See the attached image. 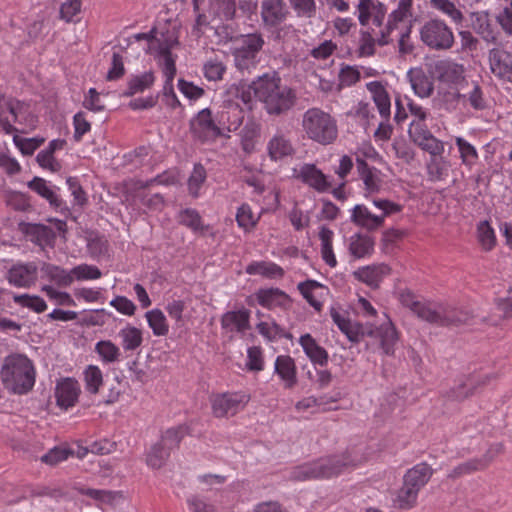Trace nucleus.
<instances>
[{
	"label": "nucleus",
	"mask_w": 512,
	"mask_h": 512,
	"mask_svg": "<svg viewBox=\"0 0 512 512\" xmlns=\"http://www.w3.org/2000/svg\"><path fill=\"white\" fill-rule=\"evenodd\" d=\"M254 96L272 116H280L291 110L297 101L296 91L284 84L276 71L264 73L251 82Z\"/></svg>",
	"instance_id": "f257e3e1"
},
{
	"label": "nucleus",
	"mask_w": 512,
	"mask_h": 512,
	"mask_svg": "<svg viewBox=\"0 0 512 512\" xmlns=\"http://www.w3.org/2000/svg\"><path fill=\"white\" fill-rule=\"evenodd\" d=\"M0 377L5 389L13 394L23 395L33 389L36 370L26 355L15 353L5 357Z\"/></svg>",
	"instance_id": "f03ea898"
},
{
	"label": "nucleus",
	"mask_w": 512,
	"mask_h": 512,
	"mask_svg": "<svg viewBox=\"0 0 512 512\" xmlns=\"http://www.w3.org/2000/svg\"><path fill=\"white\" fill-rule=\"evenodd\" d=\"M350 463L349 453L322 457L295 467L290 474V479L293 481L329 479L340 475Z\"/></svg>",
	"instance_id": "7ed1b4c3"
},
{
	"label": "nucleus",
	"mask_w": 512,
	"mask_h": 512,
	"mask_svg": "<svg viewBox=\"0 0 512 512\" xmlns=\"http://www.w3.org/2000/svg\"><path fill=\"white\" fill-rule=\"evenodd\" d=\"M230 53L235 67L243 72L255 68L259 62V54L265 45L260 32L241 34L230 39Z\"/></svg>",
	"instance_id": "20e7f679"
},
{
	"label": "nucleus",
	"mask_w": 512,
	"mask_h": 512,
	"mask_svg": "<svg viewBox=\"0 0 512 512\" xmlns=\"http://www.w3.org/2000/svg\"><path fill=\"white\" fill-rule=\"evenodd\" d=\"M252 92L251 83L249 85L232 84L227 89L225 93L226 99L224 100V108L226 110L221 111L219 121L224 125L227 124L228 131H235L242 124L244 114L240 103L251 109L253 102Z\"/></svg>",
	"instance_id": "39448f33"
},
{
	"label": "nucleus",
	"mask_w": 512,
	"mask_h": 512,
	"mask_svg": "<svg viewBox=\"0 0 512 512\" xmlns=\"http://www.w3.org/2000/svg\"><path fill=\"white\" fill-rule=\"evenodd\" d=\"M302 127L309 139L322 145L330 144L337 138L335 120L318 108H311L304 113Z\"/></svg>",
	"instance_id": "423d86ee"
},
{
	"label": "nucleus",
	"mask_w": 512,
	"mask_h": 512,
	"mask_svg": "<svg viewBox=\"0 0 512 512\" xmlns=\"http://www.w3.org/2000/svg\"><path fill=\"white\" fill-rule=\"evenodd\" d=\"M402 27H397L387 20L386 24L375 31L374 28L360 29L357 53L359 57H370L375 54L376 46H387L394 42V38L401 31Z\"/></svg>",
	"instance_id": "0eeeda50"
},
{
	"label": "nucleus",
	"mask_w": 512,
	"mask_h": 512,
	"mask_svg": "<svg viewBox=\"0 0 512 512\" xmlns=\"http://www.w3.org/2000/svg\"><path fill=\"white\" fill-rule=\"evenodd\" d=\"M373 204L381 213L373 214L364 205L354 206V224L366 229L368 232L382 227L384 219L392 214L399 213L402 206L386 199H374Z\"/></svg>",
	"instance_id": "6e6552de"
},
{
	"label": "nucleus",
	"mask_w": 512,
	"mask_h": 512,
	"mask_svg": "<svg viewBox=\"0 0 512 512\" xmlns=\"http://www.w3.org/2000/svg\"><path fill=\"white\" fill-rule=\"evenodd\" d=\"M419 34L423 44L432 50H448L454 44V35L451 28L439 19L426 21L420 28Z\"/></svg>",
	"instance_id": "1a4fd4ad"
},
{
	"label": "nucleus",
	"mask_w": 512,
	"mask_h": 512,
	"mask_svg": "<svg viewBox=\"0 0 512 512\" xmlns=\"http://www.w3.org/2000/svg\"><path fill=\"white\" fill-rule=\"evenodd\" d=\"M385 318V321L375 329L372 324L364 326L361 323L354 322V343L358 341L359 336H375L379 339L380 346L384 353L387 355H393L395 352V345L399 340V335L390 318L386 315Z\"/></svg>",
	"instance_id": "9d476101"
},
{
	"label": "nucleus",
	"mask_w": 512,
	"mask_h": 512,
	"mask_svg": "<svg viewBox=\"0 0 512 512\" xmlns=\"http://www.w3.org/2000/svg\"><path fill=\"white\" fill-rule=\"evenodd\" d=\"M250 400L244 392H225L211 396L212 414L216 418H229L242 411Z\"/></svg>",
	"instance_id": "9b49d317"
},
{
	"label": "nucleus",
	"mask_w": 512,
	"mask_h": 512,
	"mask_svg": "<svg viewBox=\"0 0 512 512\" xmlns=\"http://www.w3.org/2000/svg\"><path fill=\"white\" fill-rule=\"evenodd\" d=\"M28 114V107L24 103L12 98L0 99V128L6 134L18 131L14 125L21 124Z\"/></svg>",
	"instance_id": "f8f14e48"
},
{
	"label": "nucleus",
	"mask_w": 512,
	"mask_h": 512,
	"mask_svg": "<svg viewBox=\"0 0 512 512\" xmlns=\"http://www.w3.org/2000/svg\"><path fill=\"white\" fill-rule=\"evenodd\" d=\"M190 132L194 139L202 143L212 142L222 135L221 128L213 120L208 108L199 111L190 121Z\"/></svg>",
	"instance_id": "ddd939ff"
},
{
	"label": "nucleus",
	"mask_w": 512,
	"mask_h": 512,
	"mask_svg": "<svg viewBox=\"0 0 512 512\" xmlns=\"http://www.w3.org/2000/svg\"><path fill=\"white\" fill-rule=\"evenodd\" d=\"M491 73L499 81L512 83V53L501 46L488 51Z\"/></svg>",
	"instance_id": "4468645a"
},
{
	"label": "nucleus",
	"mask_w": 512,
	"mask_h": 512,
	"mask_svg": "<svg viewBox=\"0 0 512 512\" xmlns=\"http://www.w3.org/2000/svg\"><path fill=\"white\" fill-rule=\"evenodd\" d=\"M386 7L377 0H359L357 4L358 21L361 29L380 28L386 15Z\"/></svg>",
	"instance_id": "2eb2a0df"
},
{
	"label": "nucleus",
	"mask_w": 512,
	"mask_h": 512,
	"mask_svg": "<svg viewBox=\"0 0 512 512\" xmlns=\"http://www.w3.org/2000/svg\"><path fill=\"white\" fill-rule=\"evenodd\" d=\"M433 319H429L428 323L438 326H460L470 323L473 315L463 309L445 306L441 304H434Z\"/></svg>",
	"instance_id": "dca6fc26"
},
{
	"label": "nucleus",
	"mask_w": 512,
	"mask_h": 512,
	"mask_svg": "<svg viewBox=\"0 0 512 512\" xmlns=\"http://www.w3.org/2000/svg\"><path fill=\"white\" fill-rule=\"evenodd\" d=\"M293 176L321 193L328 192L332 188V182L328 179V176L314 164H302L299 168L293 170Z\"/></svg>",
	"instance_id": "f3484780"
},
{
	"label": "nucleus",
	"mask_w": 512,
	"mask_h": 512,
	"mask_svg": "<svg viewBox=\"0 0 512 512\" xmlns=\"http://www.w3.org/2000/svg\"><path fill=\"white\" fill-rule=\"evenodd\" d=\"M260 8L262 23L268 29L279 26L289 14L284 0H263Z\"/></svg>",
	"instance_id": "a211bd4d"
},
{
	"label": "nucleus",
	"mask_w": 512,
	"mask_h": 512,
	"mask_svg": "<svg viewBox=\"0 0 512 512\" xmlns=\"http://www.w3.org/2000/svg\"><path fill=\"white\" fill-rule=\"evenodd\" d=\"M447 97V101L461 104L464 108L469 105L476 111H482L488 107L482 88L476 82L471 83L470 89L467 92L449 93Z\"/></svg>",
	"instance_id": "6ab92c4d"
},
{
	"label": "nucleus",
	"mask_w": 512,
	"mask_h": 512,
	"mask_svg": "<svg viewBox=\"0 0 512 512\" xmlns=\"http://www.w3.org/2000/svg\"><path fill=\"white\" fill-rule=\"evenodd\" d=\"M356 161L359 179L363 182L365 195L378 192L381 187L379 170L367 161H364L359 155H357Z\"/></svg>",
	"instance_id": "aec40b11"
},
{
	"label": "nucleus",
	"mask_w": 512,
	"mask_h": 512,
	"mask_svg": "<svg viewBox=\"0 0 512 512\" xmlns=\"http://www.w3.org/2000/svg\"><path fill=\"white\" fill-rule=\"evenodd\" d=\"M80 394L79 383L73 378H65L60 381L55 390L58 406L68 409L75 405Z\"/></svg>",
	"instance_id": "412c9836"
},
{
	"label": "nucleus",
	"mask_w": 512,
	"mask_h": 512,
	"mask_svg": "<svg viewBox=\"0 0 512 512\" xmlns=\"http://www.w3.org/2000/svg\"><path fill=\"white\" fill-rule=\"evenodd\" d=\"M7 279L16 287H29L37 279V267L34 263L16 264L9 269Z\"/></svg>",
	"instance_id": "4be33fe9"
},
{
	"label": "nucleus",
	"mask_w": 512,
	"mask_h": 512,
	"mask_svg": "<svg viewBox=\"0 0 512 512\" xmlns=\"http://www.w3.org/2000/svg\"><path fill=\"white\" fill-rule=\"evenodd\" d=\"M390 271L389 266L386 264H374L354 271V277L369 287L376 289L383 278L390 274Z\"/></svg>",
	"instance_id": "5701e85b"
},
{
	"label": "nucleus",
	"mask_w": 512,
	"mask_h": 512,
	"mask_svg": "<svg viewBox=\"0 0 512 512\" xmlns=\"http://www.w3.org/2000/svg\"><path fill=\"white\" fill-rule=\"evenodd\" d=\"M399 301L401 304L409 308L418 318L429 322V319H433V307L434 303L420 301L410 291H402L399 294Z\"/></svg>",
	"instance_id": "b1692460"
},
{
	"label": "nucleus",
	"mask_w": 512,
	"mask_h": 512,
	"mask_svg": "<svg viewBox=\"0 0 512 512\" xmlns=\"http://www.w3.org/2000/svg\"><path fill=\"white\" fill-rule=\"evenodd\" d=\"M258 303L268 309L280 307L287 310L291 306L290 297L278 288L262 289L256 294Z\"/></svg>",
	"instance_id": "393cba45"
},
{
	"label": "nucleus",
	"mask_w": 512,
	"mask_h": 512,
	"mask_svg": "<svg viewBox=\"0 0 512 512\" xmlns=\"http://www.w3.org/2000/svg\"><path fill=\"white\" fill-rule=\"evenodd\" d=\"M433 473V468L426 462H422L408 469L403 476V480L420 492L430 481Z\"/></svg>",
	"instance_id": "a878e982"
},
{
	"label": "nucleus",
	"mask_w": 512,
	"mask_h": 512,
	"mask_svg": "<svg viewBox=\"0 0 512 512\" xmlns=\"http://www.w3.org/2000/svg\"><path fill=\"white\" fill-rule=\"evenodd\" d=\"M250 312L246 309L228 311L222 315L221 326L228 332L244 333L249 329Z\"/></svg>",
	"instance_id": "bb28decb"
},
{
	"label": "nucleus",
	"mask_w": 512,
	"mask_h": 512,
	"mask_svg": "<svg viewBox=\"0 0 512 512\" xmlns=\"http://www.w3.org/2000/svg\"><path fill=\"white\" fill-rule=\"evenodd\" d=\"M407 76L411 83L412 89L419 97H429L433 93V82L421 68L410 69L407 73Z\"/></svg>",
	"instance_id": "cd10ccee"
},
{
	"label": "nucleus",
	"mask_w": 512,
	"mask_h": 512,
	"mask_svg": "<svg viewBox=\"0 0 512 512\" xmlns=\"http://www.w3.org/2000/svg\"><path fill=\"white\" fill-rule=\"evenodd\" d=\"M275 372L284 381L285 388L291 389L297 383L295 362L290 356L280 355L276 358Z\"/></svg>",
	"instance_id": "c85d7f7f"
},
{
	"label": "nucleus",
	"mask_w": 512,
	"mask_h": 512,
	"mask_svg": "<svg viewBox=\"0 0 512 512\" xmlns=\"http://www.w3.org/2000/svg\"><path fill=\"white\" fill-rule=\"evenodd\" d=\"M463 66L450 60H439L434 63V73L445 82H454L462 77Z\"/></svg>",
	"instance_id": "c756f323"
},
{
	"label": "nucleus",
	"mask_w": 512,
	"mask_h": 512,
	"mask_svg": "<svg viewBox=\"0 0 512 512\" xmlns=\"http://www.w3.org/2000/svg\"><path fill=\"white\" fill-rule=\"evenodd\" d=\"M299 343L312 362L321 366L327 363L328 353L316 343L315 339L310 334L302 335L299 339Z\"/></svg>",
	"instance_id": "7c9ffc66"
},
{
	"label": "nucleus",
	"mask_w": 512,
	"mask_h": 512,
	"mask_svg": "<svg viewBox=\"0 0 512 512\" xmlns=\"http://www.w3.org/2000/svg\"><path fill=\"white\" fill-rule=\"evenodd\" d=\"M418 495L419 491L403 480L402 486L396 491L393 503L401 510H410L417 505Z\"/></svg>",
	"instance_id": "2f4dec72"
},
{
	"label": "nucleus",
	"mask_w": 512,
	"mask_h": 512,
	"mask_svg": "<svg viewBox=\"0 0 512 512\" xmlns=\"http://www.w3.org/2000/svg\"><path fill=\"white\" fill-rule=\"evenodd\" d=\"M22 231L38 245L49 244L55 238L52 228L43 224L26 223L23 224Z\"/></svg>",
	"instance_id": "473e14b6"
},
{
	"label": "nucleus",
	"mask_w": 512,
	"mask_h": 512,
	"mask_svg": "<svg viewBox=\"0 0 512 512\" xmlns=\"http://www.w3.org/2000/svg\"><path fill=\"white\" fill-rule=\"evenodd\" d=\"M367 86L372 93L373 100L378 108L379 114L381 117L388 120L391 113V103L387 91L378 82H371Z\"/></svg>",
	"instance_id": "72a5a7b5"
},
{
	"label": "nucleus",
	"mask_w": 512,
	"mask_h": 512,
	"mask_svg": "<svg viewBox=\"0 0 512 512\" xmlns=\"http://www.w3.org/2000/svg\"><path fill=\"white\" fill-rule=\"evenodd\" d=\"M491 379L492 376L489 374L478 377H471L452 391V397L455 400H463L472 395L477 387L487 385Z\"/></svg>",
	"instance_id": "f704fd0d"
},
{
	"label": "nucleus",
	"mask_w": 512,
	"mask_h": 512,
	"mask_svg": "<svg viewBox=\"0 0 512 512\" xmlns=\"http://www.w3.org/2000/svg\"><path fill=\"white\" fill-rule=\"evenodd\" d=\"M268 153L273 160L282 159L293 153V146L282 133H277L268 143Z\"/></svg>",
	"instance_id": "c9c22d12"
},
{
	"label": "nucleus",
	"mask_w": 512,
	"mask_h": 512,
	"mask_svg": "<svg viewBox=\"0 0 512 512\" xmlns=\"http://www.w3.org/2000/svg\"><path fill=\"white\" fill-rule=\"evenodd\" d=\"M246 272L250 275H262L267 278H280L284 275V270L279 265L265 261L249 264Z\"/></svg>",
	"instance_id": "e433bc0d"
},
{
	"label": "nucleus",
	"mask_w": 512,
	"mask_h": 512,
	"mask_svg": "<svg viewBox=\"0 0 512 512\" xmlns=\"http://www.w3.org/2000/svg\"><path fill=\"white\" fill-rule=\"evenodd\" d=\"M210 12L222 21H229L235 17V0H209Z\"/></svg>",
	"instance_id": "4c0bfd02"
},
{
	"label": "nucleus",
	"mask_w": 512,
	"mask_h": 512,
	"mask_svg": "<svg viewBox=\"0 0 512 512\" xmlns=\"http://www.w3.org/2000/svg\"><path fill=\"white\" fill-rule=\"evenodd\" d=\"M118 336L121 339L123 349L126 351L136 350L143 341L141 330L131 325L122 328Z\"/></svg>",
	"instance_id": "58836bf2"
},
{
	"label": "nucleus",
	"mask_w": 512,
	"mask_h": 512,
	"mask_svg": "<svg viewBox=\"0 0 512 512\" xmlns=\"http://www.w3.org/2000/svg\"><path fill=\"white\" fill-rule=\"evenodd\" d=\"M155 81L153 72H144L141 75L133 76L128 81L127 90L123 93L124 96H133L134 94L143 92L150 88Z\"/></svg>",
	"instance_id": "ea45409f"
},
{
	"label": "nucleus",
	"mask_w": 512,
	"mask_h": 512,
	"mask_svg": "<svg viewBox=\"0 0 512 512\" xmlns=\"http://www.w3.org/2000/svg\"><path fill=\"white\" fill-rule=\"evenodd\" d=\"M179 44L177 33L174 30L167 29L160 35L156 32L153 54H167Z\"/></svg>",
	"instance_id": "a19ab883"
},
{
	"label": "nucleus",
	"mask_w": 512,
	"mask_h": 512,
	"mask_svg": "<svg viewBox=\"0 0 512 512\" xmlns=\"http://www.w3.org/2000/svg\"><path fill=\"white\" fill-rule=\"evenodd\" d=\"M145 318L155 336H166L169 332V325L164 313L160 309L147 311Z\"/></svg>",
	"instance_id": "79ce46f5"
},
{
	"label": "nucleus",
	"mask_w": 512,
	"mask_h": 512,
	"mask_svg": "<svg viewBox=\"0 0 512 512\" xmlns=\"http://www.w3.org/2000/svg\"><path fill=\"white\" fill-rule=\"evenodd\" d=\"M411 6L410 0H400L397 8L388 15L387 20L397 27L412 28V23L408 20L411 16Z\"/></svg>",
	"instance_id": "37998d69"
},
{
	"label": "nucleus",
	"mask_w": 512,
	"mask_h": 512,
	"mask_svg": "<svg viewBox=\"0 0 512 512\" xmlns=\"http://www.w3.org/2000/svg\"><path fill=\"white\" fill-rule=\"evenodd\" d=\"M42 271L47 277H49L51 281H54L58 286L67 287L70 286L73 282V275L71 271L67 272L65 269L59 266L53 264H44Z\"/></svg>",
	"instance_id": "c03bdc74"
},
{
	"label": "nucleus",
	"mask_w": 512,
	"mask_h": 512,
	"mask_svg": "<svg viewBox=\"0 0 512 512\" xmlns=\"http://www.w3.org/2000/svg\"><path fill=\"white\" fill-rule=\"evenodd\" d=\"M28 187L45 198L50 203V205L54 207L61 206L62 201L57 196V194L47 186V183L44 179L35 177L28 183Z\"/></svg>",
	"instance_id": "a18cd8bd"
},
{
	"label": "nucleus",
	"mask_w": 512,
	"mask_h": 512,
	"mask_svg": "<svg viewBox=\"0 0 512 512\" xmlns=\"http://www.w3.org/2000/svg\"><path fill=\"white\" fill-rule=\"evenodd\" d=\"M85 389L91 394H97L103 384V375L99 367L89 365L83 372Z\"/></svg>",
	"instance_id": "49530a36"
},
{
	"label": "nucleus",
	"mask_w": 512,
	"mask_h": 512,
	"mask_svg": "<svg viewBox=\"0 0 512 512\" xmlns=\"http://www.w3.org/2000/svg\"><path fill=\"white\" fill-rule=\"evenodd\" d=\"M474 30L486 41L493 42L496 40L489 17L485 13L475 14L472 22Z\"/></svg>",
	"instance_id": "de8ad7c7"
},
{
	"label": "nucleus",
	"mask_w": 512,
	"mask_h": 512,
	"mask_svg": "<svg viewBox=\"0 0 512 512\" xmlns=\"http://www.w3.org/2000/svg\"><path fill=\"white\" fill-rule=\"evenodd\" d=\"M375 241L369 233L354 236V258L369 256L374 251Z\"/></svg>",
	"instance_id": "09e8293b"
},
{
	"label": "nucleus",
	"mask_w": 512,
	"mask_h": 512,
	"mask_svg": "<svg viewBox=\"0 0 512 512\" xmlns=\"http://www.w3.org/2000/svg\"><path fill=\"white\" fill-rule=\"evenodd\" d=\"M455 143L458 147L462 163L465 166L472 167L478 160L476 148L462 137H456Z\"/></svg>",
	"instance_id": "8fccbe9b"
},
{
	"label": "nucleus",
	"mask_w": 512,
	"mask_h": 512,
	"mask_svg": "<svg viewBox=\"0 0 512 512\" xmlns=\"http://www.w3.org/2000/svg\"><path fill=\"white\" fill-rule=\"evenodd\" d=\"M185 435V429L181 426L173 427L165 431L161 440L157 442L159 445L167 449L169 452L177 448Z\"/></svg>",
	"instance_id": "3c124183"
},
{
	"label": "nucleus",
	"mask_w": 512,
	"mask_h": 512,
	"mask_svg": "<svg viewBox=\"0 0 512 512\" xmlns=\"http://www.w3.org/2000/svg\"><path fill=\"white\" fill-rule=\"evenodd\" d=\"M207 178V172L204 166L200 163L195 164L193 171L188 179V190L191 196L198 197L199 190Z\"/></svg>",
	"instance_id": "603ef678"
},
{
	"label": "nucleus",
	"mask_w": 512,
	"mask_h": 512,
	"mask_svg": "<svg viewBox=\"0 0 512 512\" xmlns=\"http://www.w3.org/2000/svg\"><path fill=\"white\" fill-rule=\"evenodd\" d=\"M170 453L171 452H169L167 449H165L158 443L154 444L147 453V465L153 469L161 468L169 458Z\"/></svg>",
	"instance_id": "864d4df0"
},
{
	"label": "nucleus",
	"mask_w": 512,
	"mask_h": 512,
	"mask_svg": "<svg viewBox=\"0 0 512 512\" xmlns=\"http://www.w3.org/2000/svg\"><path fill=\"white\" fill-rule=\"evenodd\" d=\"M430 6L447 15L456 23L461 22L463 19L462 12L450 0H430Z\"/></svg>",
	"instance_id": "5fc2aeb1"
},
{
	"label": "nucleus",
	"mask_w": 512,
	"mask_h": 512,
	"mask_svg": "<svg viewBox=\"0 0 512 512\" xmlns=\"http://www.w3.org/2000/svg\"><path fill=\"white\" fill-rule=\"evenodd\" d=\"M428 175L431 181H440L448 173V162L442 157H432L427 165Z\"/></svg>",
	"instance_id": "6e6d98bb"
},
{
	"label": "nucleus",
	"mask_w": 512,
	"mask_h": 512,
	"mask_svg": "<svg viewBox=\"0 0 512 512\" xmlns=\"http://www.w3.org/2000/svg\"><path fill=\"white\" fill-rule=\"evenodd\" d=\"M96 352L107 363H112L118 360L120 356L119 348L111 341H99L95 346Z\"/></svg>",
	"instance_id": "4d7b16f0"
},
{
	"label": "nucleus",
	"mask_w": 512,
	"mask_h": 512,
	"mask_svg": "<svg viewBox=\"0 0 512 512\" xmlns=\"http://www.w3.org/2000/svg\"><path fill=\"white\" fill-rule=\"evenodd\" d=\"M13 300L15 303L30 308L37 313H41L47 308L45 301L39 296H31L28 294L14 295Z\"/></svg>",
	"instance_id": "13d9d810"
},
{
	"label": "nucleus",
	"mask_w": 512,
	"mask_h": 512,
	"mask_svg": "<svg viewBox=\"0 0 512 512\" xmlns=\"http://www.w3.org/2000/svg\"><path fill=\"white\" fill-rule=\"evenodd\" d=\"M331 317L338 328L347 336L349 341H352V325L348 317V312L332 307Z\"/></svg>",
	"instance_id": "bf43d9fd"
},
{
	"label": "nucleus",
	"mask_w": 512,
	"mask_h": 512,
	"mask_svg": "<svg viewBox=\"0 0 512 512\" xmlns=\"http://www.w3.org/2000/svg\"><path fill=\"white\" fill-rule=\"evenodd\" d=\"M478 239L485 250H491L496 242L494 230L489 225L487 221H482L479 223L478 228Z\"/></svg>",
	"instance_id": "052dcab7"
},
{
	"label": "nucleus",
	"mask_w": 512,
	"mask_h": 512,
	"mask_svg": "<svg viewBox=\"0 0 512 512\" xmlns=\"http://www.w3.org/2000/svg\"><path fill=\"white\" fill-rule=\"evenodd\" d=\"M484 462H481L479 458L470 459L464 463L459 464L456 466L448 475L449 478H458L463 475L470 474L475 471L483 470L485 469L483 467Z\"/></svg>",
	"instance_id": "680f3d73"
},
{
	"label": "nucleus",
	"mask_w": 512,
	"mask_h": 512,
	"mask_svg": "<svg viewBox=\"0 0 512 512\" xmlns=\"http://www.w3.org/2000/svg\"><path fill=\"white\" fill-rule=\"evenodd\" d=\"M416 144L430 153L432 157L441 156L444 152L443 142L435 138L432 133L427 135V137H422Z\"/></svg>",
	"instance_id": "e2e57ef3"
},
{
	"label": "nucleus",
	"mask_w": 512,
	"mask_h": 512,
	"mask_svg": "<svg viewBox=\"0 0 512 512\" xmlns=\"http://www.w3.org/2000/svg\"><path fill=\"white\" fill-rule=\"evenodd\" d=\"M204 76L209 81L222 80L226 72V66L217 60H209L203 66Z\"/></svg>",
	"instance_id": "0e129e2a"
},
{
	"label": "nucleus",
	"mask_w": 512,
	"mask_h": 512,
	"mask_svg": "<svg viewBox=\"0 0 512 512\" xmlns=\"http://www.w3.org/2000/svg\"><path fill=\"white\" fill-rule=\"evenodd\" d=\"M71 273L73 279L76 278L77 280H94L99 279L102 275L98 267L88 264H81L74 267Z\"/></svg>",
	"instance_id": "69168bd1"
},
{
	"label": "nucleus",
	"mask_w": 512,
	"mask_h": 512,
	"mask_svg": "<svg viewBox=\"0 0 512 512\" xmlns=\"http://www.w3.org/2000/svg\"><path fill=\"white\" fill-rule=\"evenodd\" d=\"M411 33V27H403L397 35L398 53L401 56L411 54L414 51V44L411 39Z\"/></svg>",
	"instance_id": "338daca9"
},
{
	"label": "nucleus",
	"mask_w": 512,
	"mask_h": 512,
	"mask_svg": "<svg viewBox=\"0 0 512 512\" xmlns=\"http://www.w3.org/2000/svg\"><path fill=\"white\" fill-rule=\"evenodd\" d=\"M319 287H320V284L314 280H308V281L298 284V289L301 292V294L303 295V297L317 311L321 310L322 303L314 298L312 292L315 288H319Z\"/></svg>",
	"instance_id": "774afa93"
}]
</instances>
